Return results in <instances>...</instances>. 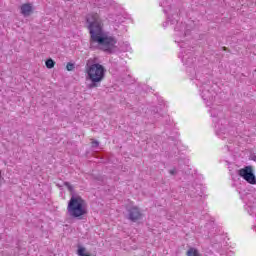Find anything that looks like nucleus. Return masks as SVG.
<instances>
[{"mask_svg": "<svg viewBox=\"0 0 256 256\" xmlns=\"http://www.w3.org/2000/svg\"><path fill=\"white\" fill-rule=\"evenodd\" d=\"M187 256H201V254L199 253V250L195 247H190L187 252H186Z\"/></svg>", "mask_w": 256, "mask_h": 256, "instance_id": "nucleus-12", "label": "nucleus"}, {"mask_svg": "<svg viewBox=\"0 0 256 256\" xmlns=\"http://www.w3.org/2000/svg\"><path fill=\"white\" fill-rule=\"evenodd\" d=\"M170 175H177L178 171L177 168H173L171 170H169Z\"/></svg>", "mask_w": 256, "mask_h": 256, "instance_id": "nucleus-18", "label": "nucleus"}, {"mask_svg": "<svg viewBox=\"0 0 256 256\" xmlns=\"http://www.w3.org/2000/svg\"><path fill=\"white\" fill-rule=\"evenodd\" d=\"M163 27H169V29H174L177 33L185 31V24L173 18V16L167 17V21L163 24Z\"/></svg>", "mask_w": 256, "mask_h": 256, "instance_id": "nucleus-8", "label": "nucleus"}, {"mask_svg": "<svg viewBox=\"0 0 256 256\" xmlns=\"http://www.w3.org/2000/svg\"><path fill=\"white\" fill-rule=\"evenodd\" d=\"M246 209H247L249 215L256 217V201L254 202L253 205L249 204Z\"/></svg>", "mask_w": 256, "mask_h": 256, "instance_id": "nucleus-14", "label": "nucleus"}, {"mask_svg": "<svg viewBox=\"0 0 256 256\" xmlns=\"http://www.w3.org/2000/svg\"><path fill=\"white\" fill-rule=\"evenodd\" d=\"M0 179H1V170H0Z\"/></svg>", "mask_w": 256, "mask_h": 256, "instance_id": "nucleus-22", "label": "nucleus"}, {"mask_svg": "<svg viewBox=\"0 0 256 256\" xmlns=\"http://www.w3.org/2000/svg\"><path fill=\"white\" fill-rule=\"evenodd\" d=\"M85 73L87 81H90L88 84V89H96L101 85V81L105 79V73L107 70L105 67L95 61V59L90 58L87 60L85 65Z\"/></svg>", "mask_w": 256, "mask_h": 256, "instance_id": "nucleus-2", "label": "nucleus"}, {"mask_svg": "<svg viewBox=\"0 0 256 256\" xmlns=\"http://www.w3.org/2000/svg\"><path fill=\"white\" fill-rule=\"evenodd\" d=\"M237 175L244 179L246 183H249L250 185H256V176L253 166L248 165L237 170Z\"/></svg>", "mask_w": 256, "mask_h": 256, "instance_id": "nucleus-6", "label": "nucleus"}, {"mask_svg": "<svg viewBox=\"0 0 256 256\" xmlns=\"http://www.w3.org/2000/svg\"><path fill=\"white\" fill-rule=\"evenodd\" d=\"M215 133L220 139H227L229 136V120L222 118L215 122Z\"/></svg>", "mask_w": 256, "mask_h": 256, "instance_id": "nucleus-7", "label": "nucleus"}, {"mask_svg": "<svg viewBox=\"0 0 256 256\" xmlns=\"http://www.w3.org/2000/svg\"><path fill=\"white\" fill-rule=\"evenodd\" d=\"M45 65L47 69H53V67H55V62L53 59L50 58L46 60Z\"/></svg>", "mask_w": 256, "mask_h": 256, "instance_id": "nucleus-15", "label": "nucleus"}, {"mask_svg": "<svg viewBox=\"0 0 256 256\" xmlns=\"http://www.w3.org/2000/svg\"><path fill=\"white\" fill-rule=\"evenodd\" d=\"M92 147H99V141H93Z\"/></svg>", "mask_w": 256, "mask_h": 256, "instance_id": "nucleus-19", "label": "nucleus"}, {"mask_svg": "<svg viewBox=\"0 0 256 256\" xmlns=\"http://www.w3.org/2000/svg\"><path fill=\"white\" fill-rule=\"evenodd\" d=\"M87 29L90 33V49H99L108 55H114L119 51L117 47V37L103 29V21L99 14H89L86 16Z\"/></svg>", "mask_w": 256, "mask_h": 256, "instance_id": "nucleus-1", "label": "nucleus"}, {"mask_svg": "<svg viewBox=\"0 0 256 256\" xmlns=\"http://www.w3.org/2000/svg\"><path fill=\"white\" fill-rule=\"evenodd\" d=\"M209 112L213 119H217V117H221L223 115V107L221 106L211 107Z\"/></svg>", "mask_w": 256, "mask_h": 256, "instance_id": "nucleus-10", "label": "nucleus"}, {"mask_svg": "<svg viewBox=\"0 0 256 256\" xmlns=\"http://www.w3.org/2000/svg\"><path fill=\"white\" fill-rule=\"evenodd\" d=\"M66 69H67V71H74L75 70V64L71 63V62H68L67 65H66Z\"/></svg>", "mask_w": 256, "mask_h": 256, "instance_id": "nucleus-16", "label": "nucleus"}, {"mask_svg": "<svg viewBox=\"0 0 256 256\" xmlns=\"http://www.w3.org/2000/svg\"><path fill=\"white\" fill-rule=\"evenodd\" d=\"M64 186L70 191L72 197L68 202L67 211L73 219H81L83 215H87V203L81 196H75V189L69 182H64Z\"/></svg>", "mask_w": 256, "mask_h": 256, "instance_id": "nucleus-3", "label": "nucleus"}, {"mask_svg": "<svg viewBox=\"0 0 256 256\" xmlns=\"http://www.w3.org/2000/svg\"><path fill=\"white\" fill-rule=\"evenodd\" d=\"M127 219L132 221V223H137V221H141L143 219V212L137 206H132L127 209Z\"/></svg>", "mask_w": 256, "mask_h": 256, "instance_id": "nucleus-9", "label": "nucleus"}, {"mask_svg": "<svg viewBox=\"0 0 256 256\" xmlns=\"http://www.w3.org/2000/svg\"><path fill=\"white\" fill-rule=\"evenodd\" d=\"M182 55L180 56L182 59L183 65L186 67V71L190 76V79H196V81H202L205 78V71L207 68L205 66H194L195 65V57H193L192 52L182 51Z\"/></svg>", "mask_w": 256, "mask_h": 256, "instance_id": "nucleus-4", "label": "nucleus"}, {"mask_svg": "<svg viewBox=\"0 0 256 256\" xmlns=\"http://www.w3.org/2000/svg\"><path fill=\"white\" fill-rule=\"evenodd\" d=\"M120 51H122V53H129V51H131V44H129V42H123L120 46Z\"/></svg>", "mask_w": 256, "mask_h": 256, "instance_id": "nucleus-13", "label": "nucleus"}, {"mask_svg": "<svg viewBox=\"0 0 256 256\" xmlns=\"http://www.w3.org/2000/svg\"><path fill=\"white\" fill-rule=\"evenodd\" d=\"M161 7L164 8V13H169V9H171V6L170 5H166L165 2H161L160 3ZM168 7V8H167Z\"/></svg>", "mask_w": 256, "mask_h": 256, "instance_id": "nucleus-17", "label": "nucleus"}, {"mask_svg": "<svg viewBox=\"0 0 256 256\" xmlns=\"http://www.w3.org/2000/svg\"><path fill=\"white\" fill-rule=\"evenodd\" d=\"M20 12L24 17H29L33 13V6L29 3L23 4L20 8Z\"/></svg>", "mask_w": 256, "mask_h": 256, "instance_id": "nucleus-11", "label": "nucleus"}, {"mask_svg": "<svg viewBox=\"0 0 256 256\" xmlns=\"http://www.w3.org/2000/svg\"><path fill=\"white\" fill-rule=\"evenodd\" d=\"M250 160L256 162V155H255V154H252V155L250 156Z\"/></svg>", "mask_w": 256, "mask_h": 256, "instance_id": "nucleus-20", "label": "nucleus"}, {"mask_svg": "<svg viewBox=\"0 0 256 256\" xmlns=\"http://www.w3.org/2000/svg\"><path fill=\"white\" fill-rule=\"evenodd\" d=\"M197 87L199 88V95L206 104V107H211L213 103H215V97H217V92L213 88L211 81H209V74L205 73L204 78L202 80H198L196 83Z\"/></svg>", "mask_w": 256, "mask_h": 256, "instance_id": "nucleus-5", "label": "nucleus"}, {"mask_svg": "<svg viewBox=\"0 0 256 256\" xmlns=\"http://www.w3.org/2000/svg\"><path fill=\"white\" fill-rule=\"evenodd\" d=\"M223 51H227V47H223Z\"/></svg>", "mask_w": 256, "mask_h": 256, "instance_id": "nucleus-21", "label": "nucleus"}]
</instances>
